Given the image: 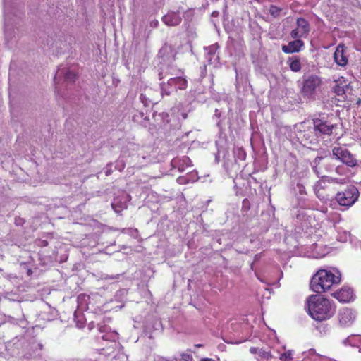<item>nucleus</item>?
<instances>
[{
    "mask_svg": "<svg viewBox=\"0 0 361 361\" xmlns=\"http://www.w3.org/2000/svg\"><path fill=\"white\" fill-rule=\"evenodd\" d=\"M309 315L315 321L330 319L336 313V306L329 299L321 295H311L306 300Z\"/></svg>",
    "mask_w": 361,
    "mask_h": 361,
    "instance_id": "nucleus-1",
    "label": "nucleus"
},
{
    "mask_svg": "<svg viewBox=\"0 0 361 361\" xmlns=\"http://www.w3.org/2000/svg\"><path fill=\"white\" fill-rule=\"evenodd\" d=\"M341 282V274H333L326 269H319L313 275L310 281V288L312 291L322 293L329 290L334 284Z\"/></svg>",
    "mask_w": 361,
    "mask_h": 361,
    "instance_id": "nucleus-2",
    "label": "nucleus"
},
{
    "mask_svg": "<svg viewBox=\"0 0 361 361\" xmlns=\"http://www.w3.org/2000/svg\"><path fill=\"white\" fill-rule=\"evenodd\" d=\"M359 196L360 192L357 187L350 185L344 190L338 192L335 198L339 205L350 207L357 201Z\"/></svg>",
    "mask_w": 361,
    "mask_h": 361,
    "instance_id": "nucleus-3",
    "label": "nucleus"
},
{
    "mask_svg": "<svg viewBox=\"0 0 361 361\" xmlns=\"http://www.w3.org/2000/svg\"><path fill=\"white\" fill-rule=\"evenodd\" d=\"M322 79L316 75L304 76L301 93L304 97H312L322 85Z\"/></svg>",
    "mask_w": 361,
    "mask_h": 361,
    "instance_id": "nucleus-4",
    "label": "nucleus"
},
{
    "mask_svg": "<svg viewBox=\"0 0 361 361\" xmlns=\"http://www.w3.org/2000/svg\"><path fill=\"white\" fill-rule=\"evenodd\" d=\"M334 157L345 164L347 166L353 168L358 165L357 160L348 149L344 147H334L332 149Z\"/></svg>",
    "mask_w": 361,
    "mask_h": 361,
    "instance_id": "nucleus-5",
    "label": "nucleus"
},
{
    "mask_svg": "<svg viewBox=\"0 0 361 361\" xmlns=\"http://www.w3.org/2000/svg\"><path fill=\"white\" fill-rule=\"evenodd\" d=\"M297 136L304 145L317 143L319 139L313 126H307L305 124L300 125Z\"/></svg>",
    "mask_w": 361,
    "mask_h": 361,
    "instance_id": "nucleus-6",
    "label": "nucleus"
},
{
    "mask_svg": "<svg viewBox=\"0 0 361 361\" xmlns=\"http://www.w3.org/2000/svg\"><path fill=\"white\" fill-rule=\"evenodd\" d=\"M313 127L318 137L322 135H330L334 129L332 124H330L327 121L322 118H314Z\"/></svg>",
    "mask_w": 361,
    "mask_h": 361,
    "instance_id": "nucleus-7",
    "label": "nucleus"
},
{
    "mask_svg": "<svg viewBox=\"0 0 361 361\" xmlns=\"http://www.w3.org/2000/svg\"><path fill=\"white\" fill-rule=\"evenodd\" d=\"M335 85L333 87V92L338 96H341L345 99V94L348 90H351L350 83L344 77H340L334 80Z\"/></svg>",
    "mask_w": 361,
    "mask_h": 361,
    "instance_id": "nucleus-8",
    "label": "nucleus"
},
{
    "mask_svg": "<svg viewBox=\"0 0 361 361\" xmlns=\"http://www.w3.org/2000/svg\"><path fill=\"white\" fill-rule=\"evenodd\" d=\"M331 295L340 302H350L353 300V290L350 288L343 287L334 292Z\"/></svg>",
    "mask_w": 361,
    "mask_h": 361,
    "instance_id": "nucleus-9",
    "label": "nucleus"
},
{
    "mask_svg": "<svg viewBox=\"0 0 361 361\" xmlns=\"http://www.w3.org/2000/svg\"><path fill=\"white\" fill-rule=\"evenodd\" d=\"M338 317L340 325L343 327L350 326L355 319L352 310L349 308L340 310Z\"/></svg>",
    "mask_w": 361,
    "mask_h": 361,
    "instance_id": "nucleus-10",
    "label": "nucleus"
},
{
    "mask_svg": "<svg viewBox=\"0 0 361 361\" xmlns=\"http://www.w3.org/2000/svg\"><path fill=\"white\" fill-rule=\"evenodd\" d=\"M251 354L255 355L257 361H270L273 357L269 350L257 347H251L249 350Z\"/></svg>",
    "mask_w": 361,
    "mask_h": 361,
    "instance_id": "nucleus-11",
    "label": "nucleus"
},
{
    "mask_svg": "<svg viewBox=\"0 0 361 361\" xmlns=\"http://www.w3.org/2000/svg\"><path fill=\"white\" fill-rule=\"evenodd\" d=\"M334 59L336 64L341 66H345L348 62V57L345 54V47L343 45H338L334 54Z\"/></svg>",
    "mask_w": 361,
    "mask_h": 361,
    "instance_id": "nucleus-12",
    "label": "nucleus"
},
{
    "mask_svg": "<svg viewBox=\"0 0 361 361\" xmlns=\"http://www.w3.org/2000/svg\"><path fill=\"white\" fill-rule=\"evenodd\" d=\"M167 84L171 87H173L176 91L178 90H185L188 87L187 80L182 76L170 78L168 80Z\"/></svg>",
    "mask_w": 361,
    "mask_h": 361,
    "instance_id": "nucleus-13",
    "label": "nucleus"
},
{
    "mask_svg": "<svg viewBox=\"0 0 361 361\" xmlns=\"http://www.w3.org/2000/svg\"><path fill=\"white\" fill-rule=\"evenodd\" d=\"M303 46L304 42L302 40L295 39L290 42L288 45H283L281 49L285 54H292L300 51Z\"/></svg>",
    "mask_w": 361,
    "mask_h": 361,
    "instance_id": "nucleus-14",
    "label": "nucleus"
},
{
    "mask_svg": "<svg viewBox=\"0 0 361 361\" xmlns=\"http://www.w3.org/2000/svg\"><path fill=\"white\" fill-rule=\"evenodd\" d=\"M162 20L168 26H176L180 23L181 18L178 13L171 12L164 16Z\"/></svg>",
    "mask_w": 361,
    "mask_h": 361,
    "instance_id": "nucleus-15",
    "label": "nucleus"
},
{
    "mask_svg": "<svg viewBox=\"0 0 361 361\" xmlns=\"http://www.w3.org/2000/svg\"><path fill=\"white\" fill-rule=\"evenodd\" d=\"M297 28L300 30L302 34L307 35L310 30V23L308 21L304 18H298L296 21Z\"/></svg>",
    "mask_w": 361,
    "mask_h": 361,
    "instance_id": "nucleus-16",
    "label": "nucleus"
},
{
    "mask_svg": "<svg viewBox=\"0 0 361 361\" xmlns=\"http://www.w3.org/2000/svg\"><path fill=\"white\" fill-rule=\"evenodd\" d=\"M289 66L292 71L298 72L301 70V63L298 56H293L289 58Z\"/></svg>",
    "mask_w": 361,
    "mask_h": 361,
    "instance_id": "nucleus-17",
    "label": "nucleus"
},
{
    "mask_svg": "<svg viewBox=\"0 0 361 361\" xmlns=\"http://www.w3.org/2000/svg\"><path fill=\"white\" fill-rule=\"evenodd\" d=\"M290 36L293 39H300L299 38L305 35L302 34L300 30H298V28H295L291 31Z\"/></svg>",
    "mask_w": 361,
    "mask_h": 361,
    "instance_id": "nucleus-18",
    "label": "nucleus"
},
{
    "mask_svg": "<svg viewBox=\"0 0 361 361\" xmlns=\"http://www.w3.org/2000/svg\"><path fill=\"white\" fill-rule=\"evenodd\" d=\"M279 358L282 361H290L293 359L292 354L290 351L285 352V353L281 354Z\"/></svg>",
    "mask_w": 361,
    "mask_h": 361,
    "instance_id": "nucleus-19",
    "label": "nucleus"
},
{
    "mask_svg": "<svg viewBox=\"0 0 361 361\" xmlns=\"http://www.w3.org/2000/svg\"><path fill=\"white\" fill-rule=\"evenodd\" d=\"M281 9L276 6H271L270 7V13L272 16H277L281 12Z\"/></svg>",
    "mask_w": 361,
    "mask_h": 361,
    "instance_id": "nucleus-20",
    "label": "nucleus"
},
{
    "mask_svg": "<svg viewBox=\"0 0 361 361\" xmlns=\"http://www.w3.org/2000/svg\"><path fill=\"white\" fill-rule=\"evenodd\" d=\"M76 74L71 71L66 72L65 78L66 80H74L76 78Z\"/></svg>",
    "mask_w": 361,
    "mask_h": 361,
    "instance_id": "nucleus-21",
    "label": "nucleus"
},
{
    "mask_svg": "<svg viewBox=\"0 0 361 361\" xmlns=\"http://www.w3.org/2000/svg\"><path fill=\"white\" fill-rule=\"evenodd\" d=\"M242 209L245 211H248L250 209V203L247 199L243 200Z\"/></svg>",
    "mask_w": 361,
    "mask_h": 361,
    "instance_id": "nucleus-22",
    "label": "nucleus"
},
{
    "mask_svg": "<svg viewBox=\"0 0 361 361\" xmlns=\"http://www.w3.org/2000/svg\"><path fill=\"white\" fill-rule=\"evenodd\" d=\"M181 357H182L183 360H184L185 361H190L192 359V356L190 354H187V353H183L181 355Z\"/></svg>",
    "mask_w": 361,
    "mask_h": 361,
    "instance_id": "nucleus-23",
    "label": "nucleus"
},
{
    "mask_svg": "<svg viewBox=\"0 0 361 361\" xmlns=\"http://www.w3.org/2000/svg\"><path fill=\"white\" fill-rule=\"evenodd\" d=\"M168 48L171 49V46H168L167 44H165L161 49V51L166 50Z\"/></svg>",
    "mask_w": 361,
    "mask_h": 361,
    "instance_id": "nucleus-24",
    "label": "nucleus"
},
{
    "mask_svg": "<svg viewBox=\"0 0 361 361\" xmlns=\"http://www.w3.org/2000/svg\"><path fill=\"white\" fill-rule=\"evenodd\" d=\"M199 361H215V360L212 358L206 357V358H202Z\"/></svg>",
    "mask_w": 361,
    "mask_h": 361,
    "instance_id": "nucleus-25",
    "label": "nucleus"
},
{
    "mask_svg": "<svg viewBox=\"0 0 361 361\" xmlns=\"http://www.w3.org/2000/svg\"><path fill=\"white\" fill-rule=\"evenodd\" d=\"M182 116H183V118L184 119H185V118H187V117H188V114H187L186 113H183V114H182Z\"/></svg>",
    "mask_w": 361,
    "mask_h": 361,
    "instance_id": "nucleus-26",
    "label": "nucleus"
},
{
    "mask_svg": "<svg viewBox=\"0 0 361 361\" xmlns=\"http://www.w3.org/2000/svg\"><path fill=\"white\" fill-rule=\"evenodd\" d=\"M202 346H203V345H202V344H195V347H196V348H202Z\"/></svg>",
    "mask_w": 361,
    "mask_h": 361,
    "instance_id": "nucleus-27",
    "label": "nucleus"
},
{
    "mask_svg": "<svg viewBox=\"0 0 361 361\" xmlns=\"http://www.w3.org/2000/svg\"><path fill=\"white\" fill-rule=\"evenodd\" d=\"M341 169V167H339V166H338V167L336 168V172H337L338 173H339V174H341V173H340V171H339V170H340Z\"/></svg>",
    "mask_w": 361,
    "mask_h": 361,
    "instance_id": "nucleus-28",
    "label": "nucleus"
}]
</instances>
